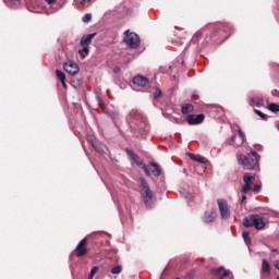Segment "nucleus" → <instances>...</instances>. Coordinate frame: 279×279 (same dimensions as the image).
I'll list each match as a JSON object with an SVG mask.
<instances>
[{
    "mask_svg": "<svg viewBox=\"0 0 279 279\" xmlns=\"http://www.w3.org/2000/svg\"><path fill=\"white\" fill-rule=\"evenodd\" d=\"M63 69L65 73L69 75H77L80 73V65L73 61H68L63 64Z\"/></svg>",
    "mask_w": 279,
    "mask_h": 279,
    "instance_id": "obj_10",
    "label": "nucleus"
},
{
    "mask_svg": "<svg viewBox=\"0 0 279 279\" xmlns=\"http://www.w3.org/2000/svg\"><path fill=\"white\" fill-rule=\"evenodd\" d=\"M211 29H213V26L207 25V26L203 27L201 31L196 32L192 38L193 43H199V40H202V38L204 36H208L207 32H209Z\"/></svg>",
    "mask_w": 279,
    "mask_h": 279,
    "instance_id": "obj_13",
    "label": "nucleus"
},
{
    "mask_svg": "<svg viewBox=\"0 0 279 279\" xmlns=\"http://www.w3.org/2000/svg\"><path fill=\"white\" fill-rule=\"evenodd\" d=\"M239 134V142H236V135H232L230 138L227 140L228 145H233V147H242V145L245 143V133L243 130H238Z\"/></svg>",
    "mask_w": 279,
    "mask_h": 279,
    "instance_id": "obj_8",
    "label": "nucleus"
},
{
    "mask_svg": "<svg viewBox=\"0 0 279 279\" xmlns=\"http://www.w3.org/2000/svg\"><path fill=\"white\" fill-rule=\"evenodd\" d=\"M46 3H48V5H53V3H56V0H46Z\"/></svg>",
    "mask_w": 279,
    "mask_h": 279,
    "instance_id": "obj_38",
    "label": "nucleus"
},
{
    "mask_svg": "<svg viewBox=\"0 0 279 279\" xmlns=\"http://www.w3.org/2000/svg\"><path fill=\"white\" fill-rule=\"evenodd\" d=\"M260 189H263L259 184H255L251 191H253V193H260Z\"/></svg>",
    "mask_w": 279,
    "mask_h": 279,
    "instance_id": "obj_34",
    "label": "nucleus"
},
{
    "mask_svg": "<svg viewBox=\"0 0 279 279\" xmlns=\"http://www.w3.org/2000/svg\"><path fill=\"white\" fill-rule=\"evenodd\" d=\"M242 226H244V228H255V230H265L267 227V218L258 214H252L243 219Z\"/></svg>",
    "mask_w": 279,
    "mask_h": 279,
    "instance_id": "obj_2",
    "label": "nucleus"
},
{
    "mask_svg": "<svg viewBox=\"0 0 279 279\" xmlns=\"http://www.w3.org/2000/svg\"><path fill=\"white\" fill-rule=\"evenodd\" d=\"M92 19H93V15L90 13H87L83 17V23H90Z\"/></svg>",
    "mask_w": 279,
    "mask_h": 279,
    "instance_id": "obj_33",
    "label": "nucleus"
},
{
    "mask_svg": "<svg viewBox=\"0 0 279 279\" xmlns=\"http://www.w3.org/2000/svg\"><path fill=\"white\" fill-rule=\"evenodd\" d=\"M205 116L204 113L201 114H189L186 117V121L189 125H199V123H204Z\"/></svg>",
    "mask_w": 279,
    "mask_h": 279,
    "instance_id": "obj_12",
    "label": "nucleus"
},
{
    "mask_svg": "<svg viewBox=\"0 0 279 279\" xmlns=\"http://www.w3.org/2000/svg\"><path fill=\"white\" fill-rule=\"evenodd\" d=\"M192 99H199V96L196 94H193Z\"/></svg>",
    "mask_w": 279,
    "mask_h": 279,
    "instance_id": "obj_41",
    "label": "nucleus"
},
{
    "mask_svg": "<svg viewBox=\"0 0 279 279\" xmlns=\"http://www.w3.org/2000/svg\"><path fill=\"white\" fill-rule=\"evenodd\" d=\"M243 182L244 184H248L252 186V184H254V182H256V175H251L250 173H245L243 177Z\"/></svg>",
    "mask_w": 279,
    "mask_h": 279,
    "instance_id": "obj_20",
    "label": "nucleus"
},
{
    "mask_svg": "<svg viewBox=\"0 0 279 279\" xmlns=\"http://www.w3.org/2000/svg\"><path fill=\"white\" fill-rule=\"evenodd\" d=\"M213 276H217L219 279L228 278L230 276V270H226L225 267H218L211 269Z\"/></svg>",
    "mask_w": 279,
    "mask_h": 279,
    "instance_id": "obj_15",
    "label": "nucleus"
},
{
    "mask_svg": "<svg viewBox=\"0 0 279 279\" xmlns=\"http://www.w3.org/2000/svg\"><path fill=\"white\" fill-rule=\"evenodd\" d=\"M217 217V211H206L205 213V221L206 223H213L215 218Z\"/></svg>",
    "mask_w": 279,
    "mask_h": 279,
    "instance_id": "obj_19",
    "label": "nucleus"
},
{
    "mask_svg": "<svg viewBox=\"0 0 279 279\" xmlns=\"http://www.w3.org/2000/svg\"><path fill=\"white\" fill-rule=\"evenodd\" d=\"M97 36V33L85 35L81 38L80 45L81 47H90L93 44V38Z\"/></svg>",
    "mask_w": 279,
    "mask_h": 279,
    "instance_id": "obj_17",
    "label": "nucleus"
},
{
    "mask_svg": "<svg viewBox=\"0 0 279 279\" xmlns=\"http://www.w3.org/2000/svg\"><path fill=\"white\" fill-rule=\"evenodd\" d=\"M219 213L222 219H230V208L228 207V202L223 198L217 201Z\"/></svg>",
    "mask_w": 279,
    "mask_h": 279,
    "instance_id": "obj_9",
    "label": "nucleus"
},
{
    "mask_svg": "<svg viewBox=\"0 0 279 279\" xmlns=\"http://www.w3.org/2000/svg\"><path fill=\"white\" fill-rule=\"evenodd\" d=\"M121 271H123V268L121 266H119V265L114 266L111 269V274H113V275L121 274Z\"/></svg>",
    "mask_w": 279,
    "mask_h": 279,
    "instance_id": "obj_30",
    "label": "nucleus"
},
{
    "mask_svg": "<svg viewBox=\"0 0 279 279\" xmlns=\"http://www.w3.org/2000/svg\"><path fill=\"white\" fill-rule=\"evenodd\" d=\"M124 43L125 45H128L129 47H131V49H137V47H140L141 45V38L138 37V35L136 33H130V31H125L124 32Z\"/></svg>",
    "mask_w": 279,
    "mask_h": 279,
    "instance_id": "obj_6",
    "label": "nucleus"
},
{
    "mask_svg": "<svg viewBox=\"0 0 279 279\" xmlns=\"http://www.w3.org/2000/svg\"><path fill=\"white\" fill-rule=\"evenodd\" d=\"M254 112H255V114H257V117H259L262 119V121H267V119H268L267 114L263 113L258 109H254Z\"/></svg>",
    "mask_w": 279,
    "mask_h": 279,
    "instance_id": "obj_28",
    "label": "nucleus"
},
{
    "mask_svg": "<svg viewBox=\"0 0 279 279\" xmlns=\"http://www.w3.org/2000/svg\"><path fill=\"white\" fill-rule=\"evenodd\" d=\"M260 276L262 278H271V265L266 258L262 259Z\"/></svg>",
    "mask_w": 279,
    "mask_h": 279,
    "instance_id": "obj_11",
    "label": "nucleus"
},
{
    "mask_svg": "<svg viewBox=\"0 0 279 279\" xmlns=\"http://www.w3.org/2000/svg\"><path fill=\"white\" fill-rule=\"evenodd\" d=\"M210 29H215L221 38H226V35L223 34H230V26L226 24H220V25H211Z\"/></svg>",
    "mask_w": 279,
    "mask_h": 279,
    "instance_id": "obj_14",
    "label": "nucleus"
},
{
    "mask_svg": "<svg viewBox=\"0 0 279 279\" xmlns=\"http://www.w3.org/2000/svg\"><path fill=\"white\" fill-rule=\"evenodd\" d=\"M251 106H257V108H260V106H263V98H259V97L251 98Z\"/></svg>",
    "mask_w": 279,
    "mask_h": 279,
    "instance_id": "obj_22",
    "label": "nucleus"
},
{
    "mask_svg": "<svg viewBox=\"0 0 279 279\" xmlns=\"http://www.w3.org/2000/svg\"><path fill=\"white\" fill-rule=\"evenodd\" d=\"M14 5H19V0H10Z\"/></svg>",
    "mask_w": 279,
    "mask_h": 279,
    "instance_id": "obj_39",
    "label": "nucleus"
},
{
    "mask_svg": "<svg viewBox=\"0 0 279 279\" xmlns=\"http://www.w3.org/2000/svg\"><path fill=\"white\" fill-rule=\"evenodd\" d=\"M78 53H80L81 58L84 59V58H86V56H88V53H90V50L88 49V47L83 46V49H81L78 51Z\"/></svg>",
    "mask_w": 279,
    "mask_h": 279,
    "instance_id": "obj_25",
    "label": "nucleus"
},
{
    "mask_svg": "<svg viewBox=\"0 0 279 279\" xmlns=\"http://www.w3.org/2000/svg\"><path fill=\"white\" fill-rule=\"evenodd\" d=\"M187 156H189V158H191V160H196V158H197V156L196 155H194V154H192V153H187Z\"/></svg>",
    "mask_w": 279,
    "mask_h": 279,
    "instance_id": "obj_37",
    "label": "nucleus"
},
{
    "mask_svg": "<svg viewBox=\"0 0 279 279\" xmlns=\"http://www.w3.org/2000/svg\"><path fill=\"white\" fill-rule=\"evenodd\" d=\"M97 271H99V267L94 266V267L92 268V270H90V274H89L88 279L95 278V275L97 274Z\"/></svg>",
    "mask_w": 279,
    "mask_h": 279,
    "instance_id": "obj_31",
    "label": "nucleus"
},
{
    "mask_svg": "<svg viewBox=\"0 0 279 279\" xmlns=\"http://www.w3.org/2000/svg\"><path fill=\"white\" fill-rule=\"evenodd\" d=\"M75 2L77 3L78 8H84L87 3V5H90V2H93V0H75Z\"/></svg>",
    "mask_w": 279,
    "mask_h": 279,
    "instance_id": "obj_26",
    "label": "nucleus"
},
{
    "mask_svg": "<svg viewBox=\"0 0 279 279\" xmlns=\"http://www.w3.org/2000/svg\"><path fill=\"white\" fill-rule=\"evenodd\" d=\"M125 154H128V156H130V158H132L133 162H135V165L137 167H140V169H143V171L147 178H149L151 175V172H149V168L147 167V165H145L143 162V159H141V157H138V155L134 154V150H132L130 148H125Z\"/></svg>",
    "mask_w": 279,
    "mask_h": 279,
    "instance_id": "obj_5",
    "label": "nucleus"
},
{
    "mask_svg": "<svg viewBox=\"0 0 279 279\" xmlns=\"http://www.w3.org/2000/svg\"><path fill=\"white\" fill-rule=\"evenodd\" d=\"M235 143H239V137H235Z\"/></svg>",
    "mask_w": 279,
    "mask_h": 279,
    "instance_id": "obj_45",
    "label": "nucleus"
},
{
    "mask_svg": "<svg viewBox=\"0 0 279 279\" xmlns=\"http://www.w3.org/2000/svg\"><path fill=\"white\" fill-rule=\"evenodd\" d=\"M110 118L112 119V121H117V119H119V112H111Z\"/></svg>",
    "mask_w": 279,
    "mask_h": 279,
    "instance_id": "obj_36",
    "label": "nucleus"
},
{
    "mask_svg": "<svg viewBox=\"0 0 279 279\" xmlns=\"http://www.w3.org/2000/svg\"><path fill=\"white\" fill-rule=\"evenodd\" d=\"M268 110L270 112H279V105L276 102H271L270 105H268Z\"/></svg>",
    "mask_w": 279,
    "mask_h": 279,
    "instance_id": "obj_27",
    "label": "nucleus"
},
{
    "mask_svg": "<svg viewBox=\"0 0 279 279\" xmlns=\"http://www.w3.org/2000/svg\"><path fill=\"white\" fill-rule=\"evenodd\" d=\"M140 187L142 189L144 204L149 208V206H151V199H154V192H151V189H149V183H147L145 178L140 179Z\"/></svg>",
    "mask_w": 279,
    "mask_h": 279,
    "instance_id": "obj_4",
    "label": "nucleus"
},
{
    "mask_svg": "<svg viewBox=\"0 0 279 279\" xmlns=\"http://www.w3.org/2000/svg\"><path fill=\"white\" fill-rule=\"evenodd\" d=\"M61 84H62L63 88H68L66 81L61 82Z\"/></svg>",
    "mask_w": 279,
    "mask_h": 279,
    "instance_id": "obj_40",
    "label": "nucleus"
},
{
    "mask_svg": "<svg viewBox=\"0 0 279 279\" xmlns=\"http://www.w3.org/2000/svg\"><path fill=\"white\" fill-rule=\"evenodd\" d=\"M242 236H243L244 243H245L246 245H252V238H250V232H248V231H244V232L242 233Z\"/></svg>",
    "mask_w": 279,
    "mask_h": 279,
    "instance_id": "obj_24",
    "label": "nucleus"
},
{
    "mask_svg": "<svg viewBox=\"0 0 279 279\" xmlns=\"http://www.w3.org/2000/svg\"><path fill=\"white\" fill-rule=\"evenodd\" d=\"M133 84H135V86H142L145 88V86H148L149 80L143 75H137L133 78Z\"/></svg>",
    "mask_w": 279,
    "mask_h": 279,
    "instance_id": "obj_18",
    "label": "nucleus"
},
{
    "mask_svg": "<svg viewBox=\"0 0 279 279\" xmlns=\"http://www.w3.org/2000/svg\"><path fill=\"white\" fill-rule=\"evenodd\" d=\"M195 162H199L201 165H204L206 162V158H203L201 156H196Z\"/></svg>",
    "mask_w": 279,
    "mask_h": 279,
    "instance_id": "obj_35",
    "label": "nucleus"
},
{
    "mask_svg": "<svg viewBox=\"0 0 279 279\" xmlns=\"http://www.w3.org/2000/svg\"><path fill=\"white\" fill-rule=\"evenodd\" d=\"M248 191H252V185L247 184V183H244L242 185V190H241V193H243L244 195H247V192Z\"/></svg>",
    "mask_w": 279,
    "mask_h": 279,
    "instance_id": "obj_29",
    "label": "nucleus"
},
{
    "mask_svg": "<svg viewBox=\"0 0 279 279\" xmlns=\"http://www.w3.org/2000/svg\"><path fill=\"white\" fill-rule=\"evenodd\" d=\"M195 110V107L191 104H183L181 107L182 114H190V112H193Z\"/></svg>",
    "mask_w": 279,
    "mask_h": 279,
    "instance_id": "obj_21",
    "label": "nucleus"
},
{
    "mask_svg": "<svg viewBox=\"0 0 279 279\" xmlns=\"http://www.w3.org/2000/svg\"><path fill=\"white\" fill-rule=\"evenodd\" d=\"M75 256L77 258H83L88 254V239L84 238L74 250Z\"/></svg>",
    "mask_w": 279,
    "mask_h": 279,
    "instance_id": "obj_7",
    "label": "nucleus"
},
{
    "mask_svg": "<svg viewBox=\"0 0 279 279\" xmlns=\"http://www.w3.org/2000/svg\"><path fill=\"white\" fill-rule=\"evenodd\" d=\"M56 76L60 82H66V74L60 70H56Z\"/></svg>",
    "mask_w": 279,
    "mask_h": 279,
    "instance_id": "obj_23",
    "label": "nucleus"
},
{
    "mask_svg": "<svg viewBox=\"0 0 279 279\" xmlns=\"http://www.w3.org/2000/svg\"><path fill=\"white\" fill-rule=\"evenodd\" d=\"M148 171L149 173H153V175H155V178H159V175H161L162 173V169L160 168V166L154 161L149 162L148 166Z\"/></svg>",
    "mask_w": 279,
    "mask_h": 279,
    "instance_id": "obj_16",
    "label": "nucleus"
},
{
    "mask_svg": "<svg viewBox=\"0 0 279 279\" xmlns=\"http://www.w3.org/2000/svg\"><path fill=\"white\" fill-rule=\"evenodd\" d=\"M113 71H114V73H119V71H121V69L116 68Z\"/></svg>",
    "mask_w": 279,
    "mask_h": 279,
    "instance_id": "obj_44",
    "label": "nucleus"
},
{
    "mask_svg": "<svg viewBox=\"0 0 279 279\" xmlns=\"http://www.w3.org/2000/svg\"><path fill=\"white\" fill-rule=\"evenodd\" d=\"M98 101H99V106H100V108H101V106H104V100H101V99L99 98Z\"/></svg>",
    "mask_w": 279,
    "mask_h": 279,
    "instance_id": "obj_43",
    "label": "nucleus"
},
{
    "mask_svg": "<svg viewBox=\"0 0 279 279\" xmlns=\"http://www.w3.org/2000/svg\"><path fill=\"white\" fill-rule=\"evenodd\" d=\"M162 95V90L160 88L156 87L154 93V99H159V97Z\"/></svg>",
    "mask_w": 279,
    "mask_h": 279,
    "instance_id": "obj_32",
    "label": "nucleus"
},
{
    "mask_svg": "<svg viewBox=\"0 0 279 279\" xmlns=\"http://www.w3.org/2000/svg\"><path fill=\"white\" fill-rule=\"evenodd\" d=\"M245 199H247V196L245 194L242 195V203L245 202Z\"/></svg>",
    "mask_w": 279,
    "mask_h": 279,
    "instance_id": "obj_42",
    "label": "nucleus"
},
{
    "mask_svg": "<svg viewBox=\"0 0 279 279\" xmlns=\"http://www.w3.org/2000/svg\"><path fill=\"white\" fill-rule=\"evenodd\" d=\"M129 125L131 130L138 132V129L145 125V122H143V114L137 110H132L129 114Z\"/></svg>",
    "mask_w": 279,
    "mask_h": 279,
    "instance_id": "obj_3",
    "label": "nucleus"
},
{
    "mask_svg": "<svg viewBox=\"0 0 279 279\" xmlns=\"http://www.w3.org/2000/svg\"><path fill=\"white\" fill-rule=\"evenodd\" d=\"M259 160H260V156L258 155V153L254 150H252L247 155H240L238 157L239 165H241L245 171L259 170L260 169Z\"/></svg>",
    "mask_w": 279,
    "mask_h": 279,
    "instance_id": "obj_1",
    "label": "nucleus"
}]
</instances>
